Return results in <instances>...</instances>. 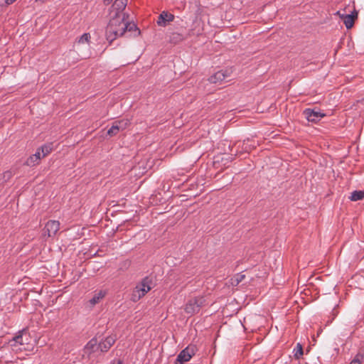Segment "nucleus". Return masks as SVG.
<instances>
[{
    "instance_id": "9",
    "label": "nucleus",
    "mask_w": 364,
    "mask_h": 364,
    "mask_svg": "<svg viewBox=\"0 0 364 364\" xmlns=\"http://www.w3.org/2000/svg\"><path fill=\"white\" fill-rule=\"evenodd\" d=\"M304 114L309 122H316L319 121L322 117L325 116L320 112H316L314 110L306 109L304 110Z\"/></svg>"
},
{
    "instance_id": "25",
    "label": "nucleus",
    "mask_w": 364,
    "mask_h": 364,
    "mask_svg": "<svg viewBox=\"0 0 364 364\" xmlns=\"http://www.w3.org/2000/svg\"><path fill=\"white\" fill-rule=\"evenodd\" d=\"M363 355L360 354H357L355 357L352 360L350 364H360L361 360L363 358Z\"/></svg>"
},
{
    "instance_id": "26",
    "label": "nucleus",
    "mask_w": 364,
    "mask_h": 364,
    "mask_svg": "<svg viewBox=\"0 0 364 364\" xmlns=\"http://www.w3.org/2000/svg\"><path fill=\"white\" fill-rule=\"evenodd\" d=\"M11 176H12V173L9 171L4 173V178L9 179Z\"/></svg>"
},
{
    "instance_id": "28",
    "label": "nucleus",
    "mask_w": 364,
    "mask_h": 364,
    "mask_svg": "<svg viewBox=\"0 0 364 364\" xmlns=\"http://www.w3.org/2000/svg\"><path fill=\"white\" fill-rule=\"evenodd\" d=\"M111 364H123L122 361L120 360H114Z\"/></svg>"
},
{
    "instance_id": "11",
    "label": "nucleus",
    "mask_w": 364,
    "mask_h": 364,
    "mask_svg": "<svg viewBox=\"0 0 364 364\" xmlns=\"http://www.w3.org/2000/svg\"><path fill=\"white\" fill-rule=\"evenodd\" d=\"M115 336H110L107 337L103 341L98 344L99 349L101 352H107L115 343Z\"/></svg>"
},
{
    "instance_id": "6",
    "label": "nucleus",
    "mask_w": 364,
    "mask_h": 364,
    "mask_svg": "<svg viewBox=\"0 0 364 364\" xmlns=\"http://www.w3.org/2000/svg\"><path fill=\"white\" fill-rule=\"evenodd\" d=\"M230 70H221L215 73H214L213 75H211L208 78V81L210 83H221L224 80H226V78L229 77L231 74Z\"/></svg>"
},
{
    "instance_id": "8",
    "label": "nucleus",
    "mask_w": 364,
    "mask_h": 364,
    "mask_svg": "<svg viewBox=\"0 0 364 364\" xmlns=\"http://www.w3.org/2000/svg\"><path fill=\"white\" fill-rule=\"evenodd\" d=\"M128 0H114L110 10L109 15L118 13V14H124L123 13L127 4Z\"/></svg>"
},
{
    "instance_id": "1",
    "label": "nucleus",
    "mask_w": 364,
    "mask_h": 364,
    "mask_svg": "<svg viewBox=\"0 0 364 364\" xmlns=\"http://www.w3.org/2000/svg\"><path fill=\"white\" fill-rule=\"evenodd\" d=\"M126 31L125 14L115 13L110 15V20L106 29L107 39L112 42L117 38L123 36Z\"/></svg>"
},
{
    "instance_id": "27",
    "label": "nucleus",
    "mask_w": 364,
    "mask_h": 364,
    "mask_svg": "<svg viewBox=\"0 0 364 364\" xmlns=\"http://www.w3.org/2000/svg\"><path fill=\"white\" fill-rule=\"evenodd\" d=\"M16 0H5V3L7 4V5H10L11 4H13L14 1H16Z\"/></svg>"
},
{
    "instance_id": "19",
    "label": "nucleus",
    "mask_w": 364,
    "mask_h": 364,
    "mask_svg": "<svg viewBox=\"0 0 364 364\" xmlns=\"http://www.w3.org/2000/svg\"><path fill=\"white\" fill-rule=\"evenodd\" d=\"M303 347L299 343L296 344V346L294 349V356L296 359H299L303 355Z\"/></svg>"
},
{
    "instance_id": "17",
    "label": "nucleus",
    "mask_w": 364,
    "mask_h": 364,
    "mask_svg": "<svg viewBox=\"0 0 364 364\" xmlns=\"http://www.w3.org/2000/svg\"><path fill=\"white\" fill-rule=\"evenodd\" d=\"M352 201H357L364 198V191H355L349 198Z\"/></svg>"
},
{
    "instance_id": "14",
    "label": "nucleus",
    "mask_w": 364,
    "mask_h": 364,
    "mask_svg": "<svg viewBox=\"0 0 364 364\" xmlns=\"http://www.w3.org/2000/svg\"><path fill=\"white\" fill-rule=\"evenodd\" d=\"M53 149V143L46 144L41 147H39L37 150L41 152V156L42 158L47 156Z\"/></svg>"
},
{
    "instance_id": "10",
    "label": "nucleus",
    "mask_w": 364,
    "mask_h": 364,
    "mask_svg": "<svg viewBox=\"0 0 364 364\" xmlns=\"http://www.w3.org/2000/svg\"><path fill=\"white\" fill-rule=\"evenodd\" d=\"M357 17L358 12L355 10L350 14L341 15V18L343 19V23L348 29L353 27L355 19L357 18Z\"/></svg>"
},
{
    "instance_id": "21",
    "label": "nucleus",
    "mask_w": 364,
    "mask_h": 364,
    "mask_svg": "<svg viewBox=\"0 0 364 364\" xmlns=\"http://www.w3.org/2000/svg\"><path fill=\"white\" fill-rule=\"evenodd\" d=\"M11 346H16V344H19L21 346L24 344L23 338L22 335H18L14 338L13 341H11Z\"/></svg>"
},
{
    "instance_id": "3",
    "label": "nucleus",
    "mask_w": 364,
    "mask_h": 364,
    "mask_svg": "<svg viewBox=\"0 0 364 364\" xmlns=\"http://www.w3.org/2000/svg\"><path fill=\"white\" fill-rule=\"evenodd\" d=\"M205 300L203 296H197L188 300L185 306V311L188 314H195L199 312L200 308L205 305Z\"/></svg>"
},
{
    "instance_id": "22",
    "label": "nucleus",
    "mask_w": 364,
    "mask_h": 364,
    "mask_svg": "<svg viewBox=\"0 0 364 364\" xmlns=\"http://www.w3.org/2000/svg\"><path fill=\"white\" fill-rule=\"evenodd\" d=\"M245 277V274H236L233 279H232V284L235 285H237L240 282H241Z\"/></svg>"
},
{
    "instance_id": "5",
    "label": "nucleus",
    "mask_w": 364,
    "mask_h": 364,
    "mask_svg": "<svg viewBox=\"0 0 364 364\" xmlns=\"http://www.w3.org/2000/svg\"><path fill=\"white\" fill-rule=\"evenodd\" d=\"M60 222L58 220H49L43 228V237H53L56 235L58 231L60 230Z\"/></svg>"
},
{
    "instance_id": "16",
    "label": "nucleus",
    "mask_w": 364,
    "mask_h": 364,
    "mask_svg": "<svg viewBox=\"0 0 364 364\" xmlns=\"http://www.w3.org/2000/svg\"><path fill=\"white\" fill-rule=\"evenodd\" d=\"M185 36L178 32H173L170 34L169 41L171 43L176 44L185 39Z\"/></svg>"
},
{
    "instance_id": "23",
    "label": "nucleus",
    "mask_w": 364,
    "mask_h": 364,
    "mask_svg": "<svg viewBox=\"0 0 364 364\" xmlns=\"http://www.w3.org/2000/svg\"><path fill=\"white\" fill-rule=\"evenodd\" d=\"M90 39V34L88 33H85L82 34L78 40L79 43H89Z\"/></svg>"
},
{
    "instance_id": "12",
    "label": "nucleus",
    "mask_w": 364,
    "mask_h": 364,
    "mask_svg": "<svg viewBox=\"0 0 364 364\" xmlns=\"http://www.w3.org/2000/svg\"><path fill=\"white\" fill-rule=\"evenodd\" d=\"M42 156H41V152H39L38 150H36V153L31 156H30L26 161H25L24 164L33 167L38 164H39L41 159Z\"/></svg>"
},
{
    "instance_id": "7",
    "label": "nucleus",
    "mask_w": 364,
    "mask_h": 364,
    "mask_svg": "<svg viewBox=\"0 0 364 364\" xmlns=\"http://www.w3.org/2000/svg\"><path fill=\"white\" fill-rule=\"evenodd\" d=\"M174 15L163 11L158 17L157 24L159 26L165 27L168 23L172 22L174 20Z\"/></svg>"
},
{
    "instance_id": "4",
    "label": "nucleus",
    "mask_w": 364,
    "mask_h": 364,
    "mask_svg": "<svg viewBox=\"0 0 364 364\" xmlns=\"http://www.w3.org/2000/svg\"><path fill=\"white\" fill-rule=\"evenodd\" d=\"M195 354V346L190 345L180 352L175 360V364H183L189 361Z\"/></svg>"
},
{
    "instance_id": "20",
    "label": "nucleus",
    "mask_w": 364,
    "mask_h": 364,
    "mask_svg": "<svg viewBox=\"0 0 364 364\" xmlns=\"http://www.w3.org/2000/svg\"><path fill=\"white\" fill-rule=\"evenodd\" d=\"M119 131L121 130L119 129V127L116 124L115 122H114L111 128L107 131V134L111 136H115L119 133Z\"/></svg>"
},
{
    "instance_id": "15",
    "label": "nucleus",
    "mask_w": 364,
    "mask_h": 364,
    "mask_svg": "<svg viewBox=\"0 0 364 364\" xmlns=\"http://www.w3.org/2000/svg\"><path fill=\"white\" fill-rule=\"evenodd\" d=\"M106 295V291L103 290H100L96 292L93 297L89 301L90 304L92 306L98 304Z\"/></svg>"
},
{
    "instance_id": "24",
    "label": "nucleus",
    "mask_w": 364,
    "mask_h": 364,
    "mask_svg": "<svg viewBox=\"0 0 364 364\" xmlns=\"http://www.w3.org/2000/svg\"><path fill=\"white\" fill-rule=\"evenodd\" d=\"M126 26H127V31H136L137 29L135 23L128 22V21L127 19H126Z\"/></svg>"
},
{
    "instance_id": "30",
    "label": "nucleus",
    "mask_w": 364,
    "mask_h": 364,
    "mask_svg": "<svg viewBox=\"0 0 364 364\" xmlns=\"http://www.w3.org/2000/svg\"><path fill=\"white\" fill-rule=\"evenodd\" d=\"M336 14H337V15H338L340 17H341V15H342V14L340 13V11H337V12H336Z\"/></svg>"
},
{
    "instance_id": "29",
    "label": "nucleus",
    "mask_w": 364,
    "mask_h": 364,
    "mask_svg": "<svg viewBox=\"0 0 364 364\" xmlns=\"http://www.w3.org/2000/svg\"><path fill=\"white\" fill-rule=\"evenodd\" d=\"M336 14H337V15H338L340 17H341V15H342V14L340 13V11H337V12H336Z\"/></svg>"
},
{
    "instance_id": "13",
    "label": "nucleus",
    "mask_w": 364,
    "mask_h": 364,
    "mask_svg": "<svg viewBox=\"0 0 364 364\" xmlns=\"http://www.w3.org/2000/svg\"><path fill=\"white\" fill-rule=\"evenodd\" d=\"M98 344L99 343H98L97 338H92L85 346L84 353L89 355L92 353H93V352L96 351L97 349H99Z\"/></svg>"
},
{
    "instance_id": "2",
    "label": "nucleus",
    "mask_w": 364,
    "mask_h": 364,
    "mask_svg": "<svg viewBox=\"0 0 364 364\" xmlns=\"http://www.w3.org/2000/svg\"><path fill=\"white\" fill-rule=\"evenodd\" d=\"M151 279L149 277H145L142 281L136 286L132 294V300L133 301H137L142 298L148 291L151 289Z\"/></svg>"
},
{
    "instance_id": "18",
    "label": "nucleus",
    "mask_w": 364,
    "mask_h": 364,
    "mask_svg": "<svg viewBox=\"0 0 364 364\" xmlns=\"http://www.w3.org/2000/svg\"><path fill=\"white\" fill-rule=\"evenodd\" d=\"M114 122L119 127V129L121 131H123L125 129H127L131 124L130 120L128 119H123L121 120L116 121Z\"/></svg>"
}]
</instances>
